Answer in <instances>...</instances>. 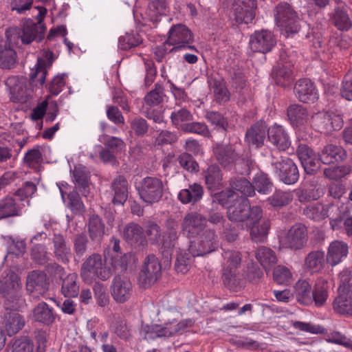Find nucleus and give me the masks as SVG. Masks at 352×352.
<instances>
[{"instance_id":"1","label":"nucleus","mask_w":352,"mask_h":352,"mask_svg":"<svg viewBox=\"0 0 352 352\" xmlns=\"http://www.w3.org/2000/svg\"><path fill=\"white\" fill-rule=\"evenodd\" d=\"M53 63V53L45 51L42 57L31 69L30 81L25 77L10 76L6 81V86L12 102L25 103L32 97L33 87L44 85L47 69Z\"/></svg>"},{"instance_id":"2","label":"nucleus","mask_w":352,"mask_h":352,"mask_svg":"<svg viewBox=\"0 0 352 352\" xmlns=\"http://www.w3.org/2000/svg\"><path fill=\"white\" fill-rule=\"evenodd\" d=\"M262 217L261 208L257 206L251 207L249 200L242 196L228 206V219L232 222L241 223L243 228L250 229L251 239L255 242H263L270 229L268 220H263L259 226H256Z\"/></svg>"},{"instance_id":"3","label":"nucleus","mask_w":352,"mask_h":352,"mask_svg":"<svg viewBox=\"0 0 352 352\" xmlns=\"http://www.w3.org/2000/svg\"><path fill=\"white\" fill-rule=\"evenodd\" d=\"M38 10L36 16L37 23H34L29 19L25 22L20 30L16 28H11L6 31V36L10 44L18 45L21 40L23 44H30L34 40L41 41L44 36L45 27L42 23V21L47 10L43 7H36Z\"/></svg>"},{"instance_id":"4","label":"nucleus","mask_w":352,"mask_h":352,"mask_svg":"<svg viewBox=\"0 0 352 352\" xmlns=\"http://www.w3.org/2000/svg\"><path fill=\"white\" fill-rule=\"evenodd\" d=\"M276 24L286 36L297 33L300 30L297 13L292 6L286 3H279L274 10Z\"/></svg>"},{"instance_id":"5","label":"nucleus","mask_w":352,"mask_h":352,"mask_svg":"<svg viewBox=\"0 0 352 352\" xmlns=\"http://www.w3.org/2000/svg\"><path fill=\"white\" fill-rule=\"evenodd\" d=\"M80 275L85 282L91 283L96 278L102 280L108 279L111 273L105 267L102 256L93 254L82 263Z\"/></svg>"},{"instance_id":"6","label":"nucleus","mask_w":352,"mask_h":352,"mask_svg":"<svg viewBox=\"0 0 352 352\" xmlns=\"http://www.w3.org/2000/svg\"><path fill=\"white\" fill-rule=\"evenodd\" d=\"M137 190L141 199L147 205L158 203L164 194V184L162 180L155 177L142 179Z\"/></svg>"},{"instance_id":"7","label":"nucleus","mask_w":352,"mask_h":352,"mask_svg":"<svg viewBox=\"0 0 352 352\" xmlns=\"http://www.w3.org/2000/svg\"><path fill=\"white\" fill-rule=\"evenodd\" d=\"M192 324L191 320H183L177 322L176 320L165 323L164 325H146L142 327L144 333V338L147 340H154L157 338H167L173 336L184 330L188 325Z\"/></svg>"},{"instance_id":"8","label":"nucleus","mask_w":352,"mask_h":352,"mask_svg":"<svg viewBox=\"0 0 352 352\" xmlns=\"http://www.w3.org/2000/svg\"><path fill=\"white\" fill-rule=\"evenodd\" d=\"M307 228L305 226L298 223L292 226L287 231L279 236L280 248H287L292 250L302 249L307 243Z\"/></svg>"},{"instance_id":"9","label":"nucleus","mask_w":352,"mask_h":352,"mask_svg":"<svg viewBox=\"0 0 352 352\" xmlns=\"http://www.w3.org/2000/svg\"><path fill=\"white\" fill-rule=\"evenodd\" d=\"M311 122L315 130L324 134L338 131L343 126L341 116L332 111H321L314 114L311 117Z\"/></svg>"},{"instance_id":"10","label":"nucleus","mask_w":352,"mask_h":352,"mask_svg":"<svg viewBox=\"0 0 352 352\" xmlns=\"http://www.w3.org/2000/svg\"><path fill=\"white\" fill-rule=\"evenodd\" d=\"M168 45L174 46L170 51L190 49L197 52L195 46L190 45L193 41L191 31L183 24L173 25L168 31L167 38Z\"/></svg>"},{"instance_id":"11","label":"nucleus","mask_w":352,"mask_h":352,"mask_svg":"<svg viewBox=\"0 0 352 352\" xmlns=\"http://www.w3.org/2000/svg\"><path fill=\"white\" fill-rule=\"evenodd\" d=\"M217 247V240L214 231L206 229L196 241L190 242L188 252L193 257L200 256L212 252Z\"/></svg>"},{"instance_id":"12","label":"nucleus","mask_w":352,"mask_h":352,"mask_svg":"<svg viewBox=\"0 0 352 352\" xmlns=\"http://www.w3.org/2000/svg\"><path fill=\"white\" fill-rule=\"evenodd\" d=\"M256 0H234L231 17L236 24H249L256 16Z\"/></svg>"},{"instance_id":"13","label":"nucleus","mask_w":352,"mask_h":352,"mask_svg":"<svg viewBox=\"0 0 352 352\" xmlns=\"http://www.w3.org/2000/svg\"><path fill=\"white\" fill-rule=\"evenodd\" d=\"M223 256V280L225 285L232 287L236 283V270L241 265V256L239 252L224 250Z\"/></svg>"},{"instance_id":"14","label":"nucleus","mask_w":352,"mask_h":352,"mask_svg":"<svg viewBox=\"0 0 352 352\" xmlns=\"http://www.w3.org/2000/svg\"><path fill=\"white\" fill-rule=\"evenodd\" d=\"M162 267L158 258L154 255H148L142 266L138 278L142 287H148L154 284L161 276Z\"/></svg>"},{"instance_id":"15","label":"nucleus","mask_w":352,"mask_h":352,"mask_svg":"<svg viewBox=\"0 0 352 352\" xmlns=\"http://www.w3.org/2000/svg\"><path fill=\"white\" fill-rule=\"evenodd\" d=\"M206 219L197 212L187 213L182 223V232L187 237L191 238L199 235L205 230Z\"/></svg>"},{"instance_id":"16","label":"nucleus","mask_w":352,"mask_h":352,"mask_svg":"<svg viewBox=\"0 0 352 352\" xmlns=\"http://www.w3.org/2000/svg\"><path fill=\"white\" fill-rule=\"evenodd\" d=\"M26 289L34 298L43 296L48 289L46 274L37 270L30 272L26 280Z\"/></svg>"},{"instance_id":"17","label":"nucleus","mask_w":352,"mask_h":352,"mask_svg":"<svg viewBox=\"0 0 352 352\" xmlns=\"http://www.w3.org/2000/svg\"><path fill=\"white\" fill-rule=\"evenodd\" d=\"M276 172L280 179L286 184H294L299 178L298 170L296 165L290 159L286 158L281 161H272Z\"/></svg>"},{"instance_id":"18","label":"nucleus","mask_w":352,"mask_h":352,"mask_svg":"<svg viewBox=\"0 0 352 352\" xmlns=\"http://www.w3.org/2000/svg\"><path fill=\"white\" fill-rule=\"evenodd\" d=\"M249 44L252 51L265 54L271 51L276 41L270 31L262 30L251 35Z\"/></svg>"},{"instance_id":"19","label":"nucleus","mask_w":352,"mask_h":352,"mask_svg":"<svg viewBox=\"0 0 352 352\" xmlns=\"http://www.w3.org/2000/svg\"><path fill=\"white\" fill-rule=\"evenodd\" d=\"M3 296L9 302L16 303L22 294V283L19 276L15 273L8 274L3 280Z\"/></svg>"},{"instance_id":"20","label":"nucleus","mask_w":352,"mask_h":352,"mask_svg":"<svg viewBox=\"0 0 352 352\" xmlns=\"http://www.w3.org/2000/svg\"><path fill=\"white\" fill-rule=\"evenodd\" d=\"M132 292V284L126 277L118 276L113 278L111 295L116 302L123 303L127 301L130 298Z\"/></svg>"},{"instance_id":"21","label":"nucleus","mask_w":352,"mask_h":352,"mask_svg":"<svg viewBox=\"0 0 352 352\" xmlns=\"http://www.w3.org/2000/svg\"><path fill=\"white\" fill-rule=\"evenodd\" d=\"M298 158L307 174L314 173L320 165V157L317 158L314 151L307 145H300L298 151Z\"/></svg>"},{"instance_id":"22","label":"nucleus","mask_w":352,"mask_h":352,"mask_svg":"<svg viewBox=\"0 0 352 352\" xmlns=\"http://www.w3.org/2000/svg\"><path fill=\"white\" fill-rule=\"evenodd\" d=\"M122 234L125 241L135 248L142 247L146 243L143 228L137 223H130L126 225Z\"/></svg>"},{"instance_id":"23","label":"nucleus","mask_w":352,"mask_h":352,"mask_svg":"<svg viewBox=\"0 0 352 352\" xmlns=\"http://www.w3.org/2000/svg\"><path fill=\"white\" fill-rule=\"evenodd\" d=\"M267 138L269 142L279 150L285 151L291 144L287 132L278 124H274L267 129Z\"/></svg>"},{"instance_id":"24","label":"nucleus","mask_w":352,"mask_h":352,"mask_svg":"<svg viewBox=\"0 0 352 352\" xmlns=\"http://www.w3.org/2000/svg\"><path fill=\"white\" fill-rule=\"evenodd\" d=\"M294 92L302 102H314L318 98V94L310 80L300 79L294 87Z\"/></svg>"},{"instance_id":"25","label":"nucleus","mask_w":352,"mask_h":352,"mask_svg":"<svg viewBox=\"0 0 352 352\" xmlns=\"http://www.w3.org/2000/svg\"><path fill=\"white\" fill-rule=\"evenodd\" d=\"M267 127L265 122H258L246 132L245 141L250 146L261 147L266 137Z\"/></svg>"},{"instance_id":"26","label":"nucleus","mask_w":352,"mask_h":352,"mask_svg":"<svg viewBox=\"0 0 352 352\" xmlns=\"http://www.w3.org/2000/svg\"><path fill=\"white\" fill-rule=\"evenodd\" d=\"M348 245L342 241H332L328 248L327 254V262L334 266L342 261L348 254Z\"/></svg>"},{"instance_id":"27","label":"nucleus","mask_w":352,"mask_h":352,"mask_svg":"<svg viewBox=\"0 0 352 352\" xmlns=\"http://www.w3.org/2000/svg\"><path fill=\"white\" fill-rule=\"evenodd\" d=\"M52 243L54 254L56 258L63 263H68L72 258V253L65 237L62 234H55L52 239Z\"/></svg>"},{"instance_id":"28","label":"nucleus","mask_w":352,"mask_h":352,"mask_svg":"<svg viewBox=\"0 0 352 352\" xmlns=\"http://www.w3.org/2000/svg\"><path fill=\"white\" fill-rule=\"evenodd\" d=\"M2 325L9 336L19 332L25 325L24 318L18 312L8 311L3 316Z\"/></svg>"},{"instance_id":"29","label":"nucleus","mask_w":352,"mask_h":352,"mask_svg":"<svg viewBox=\"0 0 352 352\" xmlns=\"http://www.w3.org/2000/svg\"><path fill=\"white\" fill-rule=\"evenodd\" d=\"M23 205L12 197H6L0 200V220L8 217H19L22 214Z\"/></svg>"},{"instance_id":"30","label":"nucleus","mask_w":352,"mask_h":352,"mask_svg":"<svg viewBox=\"0 0 352 352\" xmlns=\"http://www.w3.org/2000/svg\"><path fill=\"white\" fill-rule=\"evenodd\" d=\"M318 156L321 162L330 164L344 160L346 157V153L341 146L328 144L323 148Z\"/></svg>"},{"instance_id":"31","label":"nucleus","mask_w":352,"mask_h":352,"mask_svg":"<svg viewBox=\"0 0 352 352\" xmlns=\"http://www.w3.org/2000/svg\"><path fill=\"white\" fill-rule=\"evenodd\" d=\"M204 192V188L201 185L197 183H193L190 184L188 188L179 191L178 199L184 204H195L202 199Z\"/></svg>"},{"instance_id":"32","label":"nucleus","mask_w":352,"mask_h":352,"mask_svg":"<svg viewBox=\"0 0 352 352\" xmlns=\"http://www.w3.org/2000/svg\"><path fill=\"white\" fill-rule=\"evenodd\" d=\"M333 24L341 31H348L352 27V21L349 18L344 6H336L329 14Z\"/></svg>"},{"instance_id":"33","label":"nucleus","mask_w":352,"mask_h":352,"mask_svg":"<svg viewBox=\"0 0 352 352\" xmlns=\"http://www.w3.org/2000/svg\"><path fill=\"white\" fill-rule=\"evenodd\" d=\"M113 192L112 202L114 204L123 205L128 198V182L122 176L116 177L112 184Z\"/></svg>"},{"instance_id":"34","label":"nucleus","mask_w":352,"mask_h":352,"mask_svg":"<svg viewBox=\"0 0 352 352\" xmlns=\"http://www.w3.org/2000/svg\"><path fill=\"white\" fill-rule=\"evenodd\" d=\"M334 208L335 206L333 205H324L322 204L316 203L308 206L304 210V214L314 221H320L328 217Z\"/></svg>"},{"instance_id":"35","label":"nucleus","mask_w":352,"mask_h":352,"mask_svg":"<svg viewBox=\"0 0 352 352\" xmlns=\"http://www.w3.org/2000/svg\"><path fill=\"white\" fill-rule=\"evenodd\" d=\"M287 116L294 128L303 126L309 119L307 109L300 104L290 105L287 109Z\"/></svg>"},{"instance_id":"36","label":"nucleus","mask_w":352,"mask_h":352,"mask_svg":"<svg viewBox=\"0 0 352 352\" xmlns=\"http://www.w3.org/2000/svg\"><path fill=\"white\" fill-rule=\"evenodd\" d=\"M214 153L217 161L224 167L231 166L239 159L238 154L230 146H217Z\"/></svg>"},{"instance_id":"37","label":"nucleus","mask_w":352,"mask_h":352,"mask_svg":"<svg viewBox=\"0 0 352 352\" xmlns=\"http://www.w3.org/2000/svg\"><path fill=\"white\" fill-rule=\"evenodd\" d=\"M167 10L168 6L165 0H154L148 4L144 19L146 21L157 23L160 17L165 14Z\"/></svg>"},{"instance_id":"38","label":"nucleus","mask_w":352,"mask_h":352,"mask_svg":"<svg viewBox=\"0 0 352 352\" xmlns=\"http://www.w3.org/2000/svg\"><path fill=\"white\" fill-rule=\"evenodd\" d=\"M32 317L35 321L45 324H50L55 320L53 309L45 302L38 303L34 309Z\"/></svg>"},{"instance_id":"39","label":"nucleus","mask_w":352,"mask_h":352,"mask_svg":"<svg viewBox=\"0 0 352 352\" xmlns=\"http://www.w3.org/2000/svg\"><path fill=\"white\" fill-rule=\"evenodd\" d=\"M294 294L298 302L302 305L312 303V290L305 280H298L294 285Z\"/></svg>"},{"instance_id":"40","label":"nucleus","mask_w":352,"mask_h":352,"mask_svg":"<svg viewBox=\"0 0 352 352\" xmlns=\"http://www.w3.org/2000/svg\"><path fill=\"white\" fill-rule=\"evenodd\" d=\"M16 62V53L10 46H7L3 41L0 42V67L10 69L13 68Z\"/></svg>"},{"instance_id":"41","label":"nucleus","mask_w":352,"mask_h":352,"mask_svg":"<svg viewBox=\"0 0 352 352\" xmlns=\"http://www.w3.org/2000/svg\"><path fill=\"white\" fill-rule=\"evenodd\" d=\"M205 181L210 190H217L222 186V175L219 166H210L205 173Z\"/></svg>"},{"instance_id":"42","label":"nucleus","mask_w":352,"mask_h":352,"mask_svg":"<svg viewBox=\"0 0 352 352\" xmlns=\"http://www.w3.org/2000/svg\"><path fill=\"white\" fill-rule=\"evenodd\" d=\"M296 196L300 202H307L319 199L323 195V189L314 185L295 190Z\"/></svg>"},{"instance_id":"43","label":"nucleus","mask_w":352,"mask_h":352,"mask_svg":"<svg viewBox=\"0 0 352 352\" xmlns=\"http://www.w3.org/2000/svg\"><path fill=\"white\" fill-rule=\"evenodd\" d=\"M324 262V252L318 250L311 252L307 254L305 260V265L307 268L316 272L322 269Z\"/></svg>"},{"instance_id":"44","label":"nucleus","mask_w":352,"mask_h":352,"mask_svg":"<svg viewBox=\"0 0 352 352\" xmlns=\"http://www.w3.org/2000/svg\"><path fill=\"white\" fill-rule=\"evenodd\" d=\"M77 280L78 276L75 273L69 274L63 279L61 292L65 297L73 298L78 296L79 285Z\"/></svg>"},{"instance_id":"45","label":"nucleus","mask_w":352,"mask_h":352,"mask_svg":"<svg viewBox=\"0 0 352 352\" xmlns=\"http://www.w3.org/2000/svg\"><path fill=\"white\" fill-rule=\"evenodd\" d=\"M74 177L78 188L84 196L89 193V174L85 166L79 165L74 170Z\"/></svg>"},{"instance_id":"46","label":"nucleus","mask_w":352,"mask_h":352,"mask_svg":"<svg viewBox=\"0 0 352 352\" xmlns=\"http://www.w3.org/2000/svg\"><path fill=\"white\" fill-rule=\"evenodd\" d=\"M89 234L94 241L100 242L104 234V226L98 215H92L89 219Z\"/></svg>"},{"instance_id":"47","label":"nucleus","mask_w":352,"mask_h":352,"mask_svg":"<svg viewBox=\"0 0 352 352\" xmlns=\"http://www.w3.org/2000/svg\"><path fill=\"white\" fill-rule=\"evenodd\" d=\"M256 258L266 270L277 262L274 252L266 247H261L256 250Z\"/></svg>"},{"instance_id":"48","label":"nucleus","mask_w":352,"mask_h":352,"mask_svg":"<svg viewBox=\"0 0 352 352\" xmlns=\"http://www.w3.org/2000/svg\"><path fill=\"white\" fill-rule=\"evenodd\" d=\"M230 185L232 189L239 191L248 197H252L255 193L253 185L243 177L232 179L230 182Z\"/></svg>"},{"instance_id":"49","label":"nucleus","mask_w":352,"mask_h":352,"mask_svg":"<svg viewBox=\"0 0 352 352\" xmlns=\"http://www.w3.org/2000/svg\"><path fill=\"white\" fill-rule=\"evenodd\" d=\"M328 287L324 280H318L315 285V289L312 291V302L318 307L324 304L328 298Z\"/></svg>"},{"instance_id":"50","label":"nucleus","mask_w":352,"mask_h":352,"mask_svg":"<svg viewBox=\"0 0 352 352\" xmlns=\"http://www.w3.org/2000/svg\"><path fill=\"white\" fill-rule=\"evenodd\" d=\"M270 204L273 207H283L292 202L293 194L292 192L276 191L271 197H268Z\"/></svg>"},{"instance_id":"51","label":"nucleus","mask_w":352,"mask_h":352,"mask_svg":"<svg viewBox=\"0 0 352 352\" xmlns=\"http://www.w3.org/2000/svg\"><path fill=\"white\" fill-rule=\"evenodd\" d=\"M170 119L174 125L183 130V126L185 124H188V122L192 120V116L187 109H182L179 111H173Z\"/></svg>"},{"instance_id":"52","label":"nucleus","mask_w":352,"mask_h":352,"mask_svg":"<svg viewBox=\"0 0 352 352\" xmlns=\"http://www.w3.org/2000/svg\"><path fill=\"white\" fill-rule=\"evenodd\" d=\"M330 225L333 230H340L348 236H352V214L346 217L343 222L340 218L331 219Z\"/></svg>"},{"instance_id":"53","label":"nucleus","mask_w":352,"mask_h":352,"mask_svg":"<svg viewBox=\"0 0 352 352\" xmlns=\"http://www.w3.org/2000/svg\"><path fill=\"white\" fill-rule=\"evenodd\" d=\"M333 309L340 314L352 315V299L344 295H340L334 300Z\"/></svg>"},{"instance_id":"54","label":"nucleus","mask_w":352,"mask_h":352,"mask_svg":"<svg viewBox=\"0 0 352 352\" xmlns=\"http://www.w3.org/2000/svg\"><path fill=\"white\" fill-rule=\"evenodd\" d=\"M34 344L27 336H22L15 339L11 347V352H33Z\"/></svg>"},{"instance_id":"55","label":"nucleus","mask_w":352,"mask_h":352,"mask_svg":"<svg viewBox=\"0 0 352 352\" xmlns=\"http://www.w3.org/2000/svg\"><path fill=\"white\" fill-rule=\"evenodd\" d=\"M253 182L254 190L256 189L260 193L266 194L272 190V184L264 173L256 175Z\"/></svg>"},{"instance_id":"56","label":"nucleus","mask_w":352,"mask_h":352,"mask_svg":"<svg viewBox=\"0 0 352 352\" xmlns=\"http://www.w3.org/2000/svg\"><path fill=\"white\" fill-rule=\"evenodd\" d=\"M273 278L276 283L279 285H287L291 282L292 274L287 267L283 265H278L274 270Z\"/></svg>"},{"instance_id":"57","label":"nucleus","mask_w":352,"mask_h":352,"mask_svg":"<svg viewBox=\"0 0 352 352\" xmlns=\"http://www.w3.org/2000/svg\"><path fill=\"white\" fill-rule=\"evenodd\" d=\"M240 196L232 190H223L216 193L214 196V201L228 208V206L233 204Z\"/></svg>"},{"instance_id":"58","label":"nucleus","mask_w":352,"mask_h":352,"mask_svg":"<svg viewBox=\"0 0 352 352\" xmlns=\"http://www.w3.org/2000/svg\"><path fill=\"white\" fill-rule=\"evenodd\" d=\"M206 120L217 129L225 131L228 126L227 120L219 112L208 111L206 113Z\"/></svg>"},{"instance_id":"59","label":"nucleus","mask_w":352,"mask_h":352,"mask_svg":"<svg viewBox=\"0 0 352 352\" xmlns=\"http://www.w3.org/2000/svg\"><path fill=\"white\" fill-rule=\"evenodd\" d=\"M164 90L162 86L155 85V88L148 93L144 101L149 106H157L163 101Z\"/></svg>"},{"instance_id":"60","label":"nucleus","mask_w":352,"mask_h":352,"mask_svg":"<svg viewBox=\"0 0 352 352\" xmlns=\"http://www.w3.org/2000/svg\"><path fill=\"white\" fill-rule=\"evenodd\" d=\"M190 254V252L187 253L186 252H181L177 255L175 264V267L177 272L185 274L190 270L192 263V258Z\"/></svg>"},{"instance_id":"61","label":"nucleus","mask_w":352,"mask_h":352,"mask_svg":"<svg viewBox=\"0 0 352 352\" xmlns=\"http://www.w3.org/2000/svg\"><path fill=\"white\" fill-rule=\"evenodd\" d=\"M183 131L197 133L204 137L210 136V131L207 125L203 122H189L188 124H185L183 126Z\"/></svg>"},{"instance_id":"62","label":"nucleus","mask_w":352,"mask_h":352,"mask_svg":"<svg viewBox=\"0 0 352 352\" xmlns=\"http://www.w3.org/2000/svg\"><path fill=\"white\" fill-rule=\"evenodd\" d=\"M32 258L38 264H45L48 260L47 248L43 245H34L31 251Z\"/></svg>"},{"instance_id":"63","label":"nucleus","mask_w":352,"mask_h":352,"mask_svg":"<svg viewBox=\"0 0 352 352\" xmlns=\"http://www.w3.org/2000/svg\"><path fill=\"white\" fill-rule=\"evenodd\" d=\"M135 262V257L131 253L124 254L120 258L114 257L112 260V265L115 269H120L121 271L126 270L128 265Z\"/></svg>"},{"instance_id":"64","label":"nucleus","mask_w":352,"mask_h":352,"mask_svg":"<svg viewBox=\"0 0 352 352\" xmlns=\"http://www.w3.org/2000/svg\"><path fill=\"white\" fill-rule=\"evenodd\" d=\"M42 155L38 148L28 151L24 157L25 162L31 168H36L42 162Z\"/></svg>"}]
</instances>
